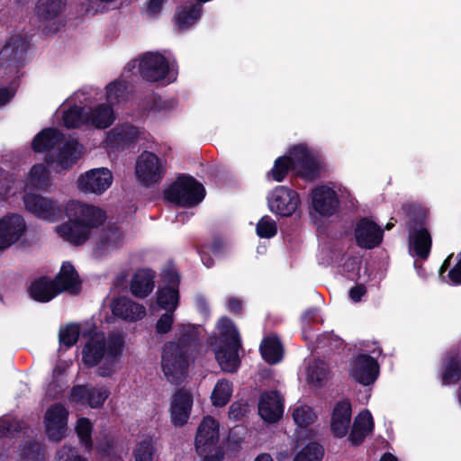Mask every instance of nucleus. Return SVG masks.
<instances>
[{
	"label": "nucleus",
	"instance_id": "1",
	"mask_svg": "<svg viewBox=\"0 0 461 461\" xmlns=\"http://www.w3.org/2000/svg\"><path fill=\"white\" fill-rule=\"evenodd\" d=\"M65 212L68 221L57 226L56 230L64 240L76 246L84 244L90 238L92 230L106 220L101 208L76 200L66 204Z\"/></svg>",
	"mask_w": 461,
	"mask_h": 461
},
{
	"label": "nucleus",
	"instance_id": "2",
	"mask_svg": "<svg viewBox=\"0 0 461 461\" xmlns=\"http://www.w3.org/2000/svg\"><path fill=\"white\" fill-rule=\"evenodd\" d=\"M125 348L124 337L112 333L107 338L95 333L90 337L82 349V361L88 367L97 366V374L102 377L113 375L116 364Z\"/></svg>",
	"mask_w": 461,
	"mask_h": 461
},
{
	"label": "nucleus",
	"instance_id": "3",
	"mask_svg": "<svg viewBox=\"0 0 461 461\" xmlns=\"http://www.w3.org/2000/svg\"><path fill=\"white\" fill-rule=\"evenodd\" d=\"M199 328L193 324H179L176 329L177 342H168L162 352V369L171 383H177L185 376L189 365V353L196 346Z\"/></svg>",
	"mask_w": 461,
	"mask_h": 461
},
{
	"label": "nucleus",
	"instance_id": "4",
	"mask_svg": "<svg viewBox=\"0 0 461 461\" xmlns=\"http://www.w3.org/2000/svg\"><path fill=\"white\" fill-rule=\"evenodd\" d=\"M54 148L57 151L51 153L48 164L57 172L71 167L80 158L83 150L82 146L75 139L67 138L52 128L42 130L32 141V149L38 152Z\"/></svg>",
	"mask_w": 461,
	"mask_h": 461
},
{
	"label": "nucleus",
	"instance_id": "5",
	"mask_svg": "<svg viewBox=\"0 0 461 461\" xmlns=\"http://www.w3.org/2000/svg\"><path fill=\"white\" fill-rule=\"evenodd\" d=\"M219 339H211V347L222 371L235 372L240 366L239 349L241 347L240 334L232 321L221 318L217 323Z\"/></svg>",
	"mask_w": 461,
	"mask_h": 461
},
{
	"label": "nucleus",
	"instance_id": "6",
	"mask_svg": "<svg viewBox=\"0 0 461 461\" xmlns=\"http://www.w3.org/2000/svg\"><path fill=\"white\" fill-rule=\"evenodd\" d=\"M290 168L297 169L298 173L307 179L315 177L320 168L317 153L305 145L294 146L290 150L289 157L278 158L273 168L268 173L275 181L284 180Z\"/></svg>",
	"mask_w": 461,
	"mask_h": 461
},
{
	"label": "nucleus",
	"instance_id": "7",
	"mask_svg": "<svg viewBox=\"0 0 461 461\" xmlns=\"http://www.w3.org/2000/svg\"><path fill=\"white\" fill-rule=\"evenodd\" d=\"M100 97L101 91L97 87H83L68 98L56 114H62L63 124L67 128H78L87 125L86 108Z\"/></svg>",
	"mask_w": 461,
	"mask_h": 461
},
{
	"label": "nucleus",
	"instance_id": "8",
	"mask_svg": "<svg viewBox=\"0 0 461 461\" xmlns=\"http://www.w3.org/2000/svg\"><path fill=\"white\" fill-rule=\"evenodd\" d=\"M382 354V349L374 345L372 349H363L356 354L349 361L348 375L357 383L370 385L379 375V364L376 357Z\"/></svg>",
	"mask_w": 461,
	"mask_h": 461
},
{
	"label": "nucleus",
	"instance_id": "9",
	"mask_svg": "<svg viewBox=\"0 0 461 461\" xmlns=\"http://www.w3.org/2000/svg\"><path fill=\"white\" fill-rule=\"evenodd\" d=\"M219 440V424L211 418L205 417L197 430L195 448L203 461H221L222 451L217 446Z\"/></svg>",
	"mask_w": 461,
	"mask_h": 461
},
{
	"label": "nucleus",
	"instance_id": "10",
	"mask_svg": "<svg viewBox=\"0 0 461 461\" xmlns=\"http://www.w3.org/2000/svg\"><path fill=\"white\" fill-rule=\"evenodd\" d=\"M205 190L202 184L188 176H182L166 192L168 201L181 206L191 207L203 201Z\"/></svg>",
	"mask_w": 461,
	"mask_h": 461
},
{
	"label": "nucleus",
	"instance_id": "11",
	"mask_svg": "<svg viewBox=\"0 0 461 461\" xmlns=\"http://www.w3.org/2000/svg\"><path fill=\"white\" fill-rule=\"evenodd\" d=\"M139 72L140 76L151 82H172L176 78L175 66L158 52H148L140 57Z\"/></svg>",
	"mask_w": 461,
	"mask_h": 461
},
{
	"label": "nucleus",
	"instance_id": "12",
	"mask_svg": "<svg viewBox=\"0 0 461 461\" xmlns=\"http://www.w3.org/2000/svg\"><path fill=\"white\" fill-rule=\"evenodd\" d=\"M165 171L164 163L152 152L144 151L137 158L136 177L145 186L158 183L163 178Z\"/></svg>",
	"mask_w": 461,
	"mask_h": 461
},
{
	"label": "nucleus",
	"instance_id": "13",
	"mask_svg": "<svg viewBox=\"0 0 461 461\" xmlns=\"http://www.w3.org/2000/svg\"><path fill=\"white\" fill-rule=\"evenodd\" d=\"M68 411L61 403L50 406L44 415L43 423L48 438L61 441L68 433Z\"/></svg>",
	"mask_w": 461,
	"mask_h": 461
},
{
	"label": "nucleus",
	"instance_id": "14",
	"mask_svg": "<svg viewBox=\"0 0 461 461\" xmlns=\"http://www.w3.org/2000/svg\"><path fill=\"white\" fill-rule=\"evenodd\" d=\"M109 394L105 386L76 385L70 390L68 400L73 404L95 409L104 405Z\"/></svg>",
	"mask_w": 461,
	"mask_h": 461
},
{
	"label": "nucleus",
	"instance_id": "15",
	"mask_svg": "<svg viewBox=\"0 0 461 461\" xmlns=\"http://www.w3.org/2000/svg\"><path fill=\"white\" fill-rule=\"evenodd\" d=\"M112 183V172L106 167H99L81 175L77 179V187L86 194H101L111 186Z\"/></svg>",
	"mask_w": 461,
	"mask_h": 461
},
{
	"label": "nucleus",
	"instance_id": "16",
	"mask_svg": "<svg viewBox=\"0 0 461 461\" xmlns=\"http://www.w3.org/2000/svg\"><path fill=\"white\" fill-rule=\"evenodd\" d=\"M165 285L159 287L157 293L158 305L166 311H176L179 303V276L174 268L163 272Z\"/></svg>",
	"mask_w": 461,
	"mask_h": 461
},
{
	"label": "nucleus",
	"instance_id": "17",
	"mask_svg": "<svg viewBox=\"0 0 461 461\" xmlns=\"http://www.w3.org/2000/svg\"><path fill=\"white\" fill-rule=\"evenodd\" d=\"M26 222L17 213H10L0 219V251L18 242L24 235Z\"/></svg>",
	"mask_w": 461,
	"mask_h": 461
},
{
	"label": "nucleus",
	"instance_id": "18",
	"mask_svg": "<svg viewBox=\"0 0 461 461\" xmlns=\"http://www.w3.org/2000/svg\"><path fill=\"white\" fill-rule=\"evenodd\" d=\"M312 215L321 217L333 215L339 208V199L336 191L328 185H320L312 191Z\"/></svg>",
	"mask_w": 461,
	"mask_h": 461
},
{
	"label": "nucleus",
	"instance_id": "19",
	"mask_svg": "<svg viewBox=\"0 0 461 461\" xmlns=\"http://www.w3.org/2000/svg\"><path fill=\"white\" fill-rule=\"evenodd\" d=\"M300 203L299 195L285 186L276 187L268 196V206L271 212L282 216L292 215Z\"/></svg>",
	"mask_w": 461,
	"mask_h": 461
},
{
	"label": "nucleus",
	"instance_id": "20",
	"mask_svg": "<svg viewBox=\"0 0 461 461\" xmlns=\"http://www.w3.org/2000/svg\"><path fill=\"white\" fill-rule=\"evenodd\" d=\"M144 135L143 130L131 123H120L107 132L105 143L111 148H123L138 142Z\"/></svg>",
	"mask_w": 461,
	"mask_h": 461
},
{
	"label": "nucleus",
	"instance_id": "21",
	"mask_svg": "<svg viewBox=\"0 0 461 461\" xmlns=\"http://www.w3.org/2000/svg\"><path fill=\"white\" fill-rule=\"evenodd\" d=\"M423 215L410 222V250L417 257L425 259L429 257L431 248V236L423 226Z\"/></svg>",
	"mask_w": 461,
	"mask_h": 461
},
{
	"label": "nucleus",
	"instance_id": "22",
	"mask_svg": "<svg viewBox=\"0 0 461 461\" xmlns=\"http://www.w3.org/2000/svg\"><path fill=\"white\" fill-rule=\"evenodd\" d=\"M193 407V396L190 392L180 389L171 397L170 420L174 426L182 427L189 420Z\"/></svg>",
	"mask_w": 461,
	"mask_h": 461
},
{
	"label": "nucleus",
	"instance_id": "23",
	"mask_svg": "<svg viewBox=\"0 0 461 461\" xmlns=\"http://www.w3.org/2000/svg\"><path fill=\"white\" fill-rule=\"evenodd\" d=\"M134 68L135 64L129 63L122 76L105 86V100L110 105L113 106L120 104L129 99L131 94V83L127 78L130 77L128 74Z\"/></svg>",
	"mask_w": 461,
	"mask_h": 461
},
{
	"label": "nucleus",
	"instance_id": "24",
	"mask_svg": "<svg viewBox=\"0 0 461 461\" xmlns=\"http://www.w3.org/2000/svg\"><path fill=\"white\" fill-rule=\"evenodd\" d=\"M383 230L368 219L360 220L355 229L357 243L364 249L377 247L383 240Z\"/></svg>",
	"mask_w": 461,
	"mask_h": 461
},
{
	"label": "nucleus",
	"instance_id": "25",
	"mask_svg": "<svg viewBox=\"0 0 461 461\" xmlns=\"http://www.w3.org/2000/svg\"><path fill=\"white\" fill-rule=\"evenodd\" d=\"M23 202L28 212L41 219L50 220L59 212L54 201L36 194L25 193Z\"/></svg>",
	"mask_w": 461,
	"mask_h": 461
},
{
	"label": "nucleus",
	"instance_id": "26",
	"mask_svg": "<svg viewBox=\"0 0 461 461\" xmlns=\"http://www.w3.org/2000/svg\"><path fill=\"white\" fill-rule=\"evenodd\" d=\"M284 406L280 394L277 392L264 393L258 402V413L267 422H276L283 415Z\"/></svg>",
	"mask_w": 461,
	"mask_h": 461
},
{
	"label": "nucleus",
	"instance_id": "27",
	"mask_svg": "<svg viewBox=\"0 0 461 461\" xmlns=\"http://www.w3.org/2000/svg\"><path fill=\"white\" fill-rule=\"evenodd\" d=\"M351 414V404L348 400H341L336 403L330 421V429L335 437L342 438L348 434Z\"/></svg>",
	"mask_w": 461,
	"mask_h": 461
},
{
	"label": "nucleus",
	"instance_id": "28",
	"mask_svg": "<svg viewBox=\"0 0 461 461\" xmlns=\"http://www.w3.org/2000/svg\"><path fill=\"white\" fill-rule=\"evenodd\" d=\"M58 294L68 292L77 294L81 288V282L75 267L69 262H64L59 273L51 280Z\"/></svg>",
	"mask_w": 461,
	"mask_h": 461
},
{
	"label": "nucleus",
	"instance_id": "29",
	"mask_svg": "<svg viewBox=\"0 0 461 461\" xmlns=\"http://www.w3.org/2000/svg\"><path fill=\"white\" fill-rule=\"evenodd\" d=\"M111 309L114 316L128 321L141 320L146 314L144 306L126 297L115 299L112 303Z\"/></svg>",
	"mask_w": 461,
	"mask_h": 461
},
{
	"label": "nucleus",
	"instance_id": "30",
	"mask_svg": "<svg viewBox=\"0 0 461 461\" xmlns=\"http://www.w3.org/2000/svg\"><path fill=\"white\" fill-rule=\"evenodd\" d=\"M124 241V236L118 227L106 229L99 237L94 249V255L101 258L111 251L120 248Z\"/></svg>",
	"mask_w": 461,
	"mask_h": 461
},
{
	"label": "nucleus",
	"instance_id": "31",
	"mask_svg": "<svg viewBox=\"0 0 461 461\" xmlns=\"http://www.w3.org/2000/svg\"><path fill=\"white\" fill-rule=\"evenodd\" d=\"M86 122L87 125L96 129H106L111 126L116 119L115 113L112 105L100 104L95 107L86 106Z\"/></svg>",
	"mask_w": 461,
	"mask_h": 461
},
{
	"label": "nucleus",
	"instance_id": "32",
	"mask_svg": "<svg viewBox=\"0 0 461 461\" xmlns=\"http://www.w3.org/2000/svg\"><path fill=\"white\" fill-rule=\"evenodd\" d=\"M373 429L374 421L372 415L369 411L365 410L355 418L349 440L352 444L358 445L373 431Z\"/></svg>",
	"mask_w": 461,
	"mask_h": 461
},
{
	"label": "nucleus",
	"instance_id": "33",
	"mask_svg": "<svg viewBox=\"0 0 461 461\" xmlns=\"http://www.w3.org/2000/svg\"><path fill=\"white\" fill-rule=\"evenodd\" d=\"M202 14L200 5H190L177 9L175 20V27L177 31H185L195 24Z\"/></svg>",
	"mask_w": 461,
	"mask_h": 461
},
{
	"label": "nucleus",
	"instance_id": "34",
	"mask_svg": "<svg viewBox=\"0 0 461 461\" xmlns=\"http://www.w3.org/2000/svg\"><path fill=\"white\" fill-rule=\"evenodd\" d=\"M154 288V275L149 269L139 270L132 277L131 291L137 297L144 298Z\"/></svg>",
	"mask_w": 461,
	"mask_h": 461
},
{
	"label": "nucleus",
	"instance_id": "35",
	"mask_svg": "<svg viewBox=\"0 0 461 461\" xmlns=\"http://www.w3.org/2000/svg\"><path fill=\"white\" fill-rule=\"evenodd\" d=\"M330 377L329 366L322 360H314L307 367L306 379L313 387H322Z\"/></svg>",
	"mask_w": 461,
	"mask_h": 461
},
{
	"label": "nucleus",
	"instance_id": "36",
	"mask_svg": "<svg viewBox=\"0 0 461 461\" xmlns=\"http://www.w3.org/2000/svg\"><path fill=\"white\" fill-rule=\"evenodd\" d=\"M66 0H38L35 14L41 22L53 21L64 9Z\"/></svg>",
	"mask_w": 461,
	"mask_h": 461
},
{
	"label": "nucleus",
	"instance_id": "37",
	"mask_svg": "<svg viewBox=\"0 0 461 461\" xmlns=\"http://www.w3.org/2000/svg\"><path fill=\"white\" fill-rule=\"evenodd\" d=\"M29 293L32 298L42 303L49 302L59 294L55 285L46 277L34 281L29 288Z\"/></svg>",
	"mask_w": 461,
	"mask_h": 461
},
{
	"label": "nucleus",
	"instance_id": "38",
	"mask_svg": "<svg viewBox=\"0 0 461 461\" xmlns=\"http://www.w3.org/2000/svg\"><path fill=\"white\" fill-rule=\"evenodd\" d=\"M50 185V172L43 165H35L30 171L24 185L25 193H32L34 189H46Z\"/></svg>",
	"mask_w": 461,
	"mask_h": 461
},
{
	"label": "nucleus",
	"instance_id": "39",
	"mask_svg": "<svg viewBox=\"0 0 461 461\" xmlns=\"http://www.w3.org/2000/svg\"><path fill=\"white\" fill-rule=\"evenodd\" d=\"M259 350L263 359L270 365L276 364L283 358V347L276 336L266 337Z\"/></svg>",
	"mask_w": 461,
	"mask_h": 461
},
{
	"label": "nucleus",
	"instance_id": "40",
	"mask_svg": "<svg viewBox=\"0 0 461 461\" xmlns=\"http://www.w3.org/2000/svg\"><path fill=\"white\" fill-rule=\"evenodd\" d=\"M157 453L156 439L149 435L142 436L133 450L135 461H153Z\"/></svg>",
	"mask_w": 461,
	"mask_h": 461
},
{
	"label": "nucleus",
	"instance_id": "41",
	"mask_svg": "<svg viewBox=\"0 0 461 461\" xmlns=\"http://www.w3.org/2000/svg\"><path fill=\"white\" fill-rule=\"evenodd\" d=\"M45 447L41 443L30 439L21 446L17 461H45Z\"/></svg>",
	"mask_w": 461,
	"mask_h": 461
},
{
	"label": "nucleus",
	"instance_id": "42",
	"mask_svg": "<svg viewBox=\"0 0 461 461\" xmlns=\"http://www.w3.org/2000/svg\"><path fill=\"white\" fill-rule=\"evenodd\" d=\"M292 417L299 428L304 429L314 423L317 414L311 406L299 402L292 408Z\"/></svg>",
	"mask_w": 461,
	"mask_h": 461
},
{
	"label": "nucleus",
	"instance_id": "43",
	"mask_svg": "<svg viewBox=\"0 0 461 461\" xmlns=\"http://www.w3.org/2000/svg\"><path fill=\"white\" fill-rule=\"evenodd\" d=\"M461 378V359L457 356L449 355L444 364L441 375L445 385L456 384Z\"/></svg>",
	"mask_w": 461,
	"mask_h": 461
},
{
	"label": "nucleus",
	"instance_id": "44",
	"mask_svg": "<svg viewBox=\"0 0 461 461\" xmlns=\"http://www.w3.org/2000/svg\"><path fill=\"white\" fill-rule=\"evenodd\" d=\"M233 392L232 384L227 379L219 380L211 394V401L213 406L215 407H223L225 406Z\"/></svg>",
	"mask_w": 461,
	"mask_h": 461
},
{
	"label": "nucleus",
	"instance_id": "45",
	"mask_svg": "<svg viewBox=\"0 0 461 461\" xmlns=\"http://www.w3.org/2000/svg\"><path fill=\"white\" fill-rule=\"evenodd\" d=\"M80 333H82L83 336H86L85 331L81 330L78 324H68L60 328L59 333L60 347L64 346L66 348H70L75 345Z\"/></svg>",
	"mask_w": 461,
	"mask_h": 461
},
{
	"label": "nucleus",
	"instance_id": "46",
	"mask_svg": "<svg viewBox=\"0 0 461 461\" xmlns=\"http://www.w3.org/2000/svg\"><path fill=\"white\" fill-rule=\"evenodd\" d=\"M76 432L80 440V443L87 449L90 450L93 447L92 441V430L93 424L87 418H79L76 423Z\"/></svg>",
	"mask_w": 461,
	"mask_h": 461
},
{
	"label": "nucleus",
	"instance_id": "47",
	"mask_svg": "<svg viewBox=\"0 0 461 461\" xmlns=\"http://www.w3.org/2000/svg\"><path fill=\"white\" fill-rule=\"evenodd\" d=\"M322 456V447L317 443L312 442L294 456V461H321Z\"/></svg>",
	"mask_w": 461,
	"mask_h": 461
},
{
	"label": "nucleus",
	"instance_id": "48",
	"mask_svg": "<svg viewBox=\"0 0 461 461\" xmlns=\"http://www.w3.org/2000/svg\"><path fill=\"white\" fill-rule=\"evenodd\" d=\"M257 234L263 239H270L277 232L276 222L268 215L263 216L256 227Z\"/></svg>",
	"mask_w": 461,
	"mask_h": 461
},
{
	"label": "nucleus",
	"instance_id": "49",
	"mask_svg": "<svg viewBox=\"0 0 461 461\" xmlns=\"http://www.w3.org/2000/svg\"><path fill=\"white\" fill-rule=\"evenodd\" d=\"M22 429L21 422L13 416L7 415L0 419V437H14Z\"/></svg>",
	"mask_w": 461,
	"mask_h": 461
},
{
	"label": "nucleus",
	"instance_id": "50",
	"mask_svg": "<svg viewBox=\"0 0 461 461\" xmlns=\"http://www.w3.org/2000/svg\"><path fill=\"white\" fill-rule=\"evenodd\" d=\"M115 446L114 438L109 433L104 431L96 438L95 448L103 455H109L113 451Z\"/></svg>",
	"mask_w": 461,
	"mask_h": 461
},
{
	"label": "nucleus",
	"instance_id": "51",
	"mask_svg": "<svg viewBox=\"0 0 461 461\" xmlns=\"http://www.w3.org/2000/svg\"><path fill=\"white\" fill-rule=\"evenodd\" d=\"M27 48L28 41L26 39L22 38L20 35H14L7 41L4 48V51L7 52L9 50H11L14 56L16 57L19 52L22 53L25 51Z\"/></svg>",
	"mask_w": 461,
	"mask_h": 461
},
{
	"label": "nucleus",
	"instance_id": "52",
	"mask_svg": "<svg viewBox=\"0 0 461 461\" xmlns=\"http://www.w3.org/2000/svg\"><path fill=\"white\" fill-rule=\"evenodd\" d=\"M56 461H87L78 455L76 448L69 446H63L56 454Z\"/></svg>",
	"mask_w": 461,
	"mask_h": 461
},
{
	"label": "nucleus",
	"instance_id": "53",
	"mask_svg": "<svg viewBox=\"0 0 461 461\" xmlns=\"http://www.w3.org/2000/svg\"><path fill=\"white\" fill-rule=\"evenodd\" d=\"M249 411L246 401H236L229 409V418L233 420H240Z\"/></svg>",
	"mask_w": 461,
	"mask_h": 461
},
{
	"label": "nucleus",
	"instance_id": "54",
	"mask_svg": "<svg viewBox=\"0 0 461 461\" xmlns=\"http://www.w3.org/2000/svg\"><path fill=\"white\" fill-rule=\"evenodd\" d=\"M174 312L175 311H166V312L160 316L156 323L157 333L166 334L171 330L174 322Z\"/></svg>",
	"mask_w": 461,
	"mask_h": 461
},
{
	"label": "nucleus",
	"instance_id": "55",
	"mask_svg": "<svg viewBox=\"0 0 461 461\" xmlns=\"http://www.w3.org/2000/svg\"><path fill=\"white\" fill-rule=\"evenodd\" d=\"M17 84L13 81L8 87L0 88V106L6 104L14 95Z\"/></svg>",
	"mask_w": 461,
	"mask_h": 461
},
{
	"label": "nucleus",
	"instance_id": "56",
	"mask_svg": "<svg viewBox=\"0 0 461 461\" xmlns=\"http://www.w3.org/2000/svg\"><path fill=\"white\" fill-rule=\"evenodd\" d=\"M449 282L452 285H461V252L460 258L455 267L448 272Z\"/></svg>",
	"mask_w": 461,
	"mask_h": 461
},
{
	"label": "nucleus",
	"instance_id": "57",
	"mask_svg": "<svg viewBox=\"0 0 461 461\" xmlns=\"http://www.w3.org/2000/svg\"><path fill=\"white\" fill-rule=\"evenodd\" d=\"M163 7V0H149L147 3L146 14L149 17H153L159 14Z\"/></svg>",
	"mask_w": 461,
	"mask_h": 461
},
{
	"label": "nucleus",
	"instance_id": "58",
	"mask_svg": "<svg viewBox=\"0 0 461 461\" xmlns=\"http://www.w3.org/2000/svg\"><path fill=\"white\" fill-rule=\"evenodd\" d=\"M70 365H71L70 361H66V360L58 361L53 369V372H52L53 379L58 380L59 377H61L65 374V372L68 370V368L70 366Z\"/></svg>",
	"mask_w": 461,
	"mask_h": 461
},
{
	"label": "nucleus",
	"instance_id": "59",
	"mask_svg": "<svg viewBox=\"0 0 461 461\" xmlns=\"http://www.w3.org/2000/svg\"><path fill=\"white\" fill-rule=\"evenodd\" d=\"M366 289L363 285H357L352 287L349 291V297L353 302H359L366 294Z\"/></svg>",
	"mask_w": 461,
	"mask_h": 461
},
{
	"label": "nucleus",
	"instance_id": "60",
	"mask_svg": "<svg viewBox=\"0 0 461 461\" xmlns=\"http://www.w3.org/2000/svg\"><path fill=\"white\" fill-rule=\"evenodd\" d=\"M302 319L306 322H317L320 319V311L317 308H311L303 313Z\"/></svg>",
	"mask_w": 461,
	"mask_h": 461
},
{
	"label": "nucleus",
	"instance_id": "61",
	"mask_svg": "<svg viewBox=\"0 0 461 461\" xmlns=\"http://www.w3.org/2000/svg\"><path fill=\"white\" fill-rule=\"evenodd\" d=\"M1 180H4L5 183H3L0 186V195L1 196H7L9 195L11 192V185L10 183L14 184V180L11 176H5L1 178Z\"/></svg>",
	"mask_w": 461,
	"mask_h": 461
},
{
	"label": "nucleus",
	"instance_id": "62",
	"mask_svg": "<svg viewBox=\"0 0 461 461\" xmlns=\"http://www.w3.org/2000/svg\"><path fill=\"white\" fill-rule=\"evenodd\" d=\"M226 305L229 311L239 312L241 310L242 303L237 298H229Z\"/></svg>",
	"mask_w": 461,
	"mask_h": 461
},
{
	"label": "nucleus",
	"instance_id": "63",
	"mask_svg": "<svg viewBox=\"0 0 461 461\" xmlns=\"http://www.w3.org/2000/svg\"><path fill=\"white\" fill-rule=\"evenodd\" d=\"M452 255H449L445 261L443 262L440 269H439V275L442 276L443 273L449 267L451 263Z\"/></svg>",
	"mask_w": 461,
	"mask_h": 461
},
{
	"label": "nucleus",
	"instance_id": "64",
	"mask_svg": "<svg viewBox=\"0 0 461 461\" xmlns=\"http://www.w3.org/2000/svg\"><path fill=\"white\" fill-rule=\"evenodd\" d=\"M255 461H273V458L270 455L264 453L258 456Z\"/></svg>",
	"mask_w": 461,
	"mask_h": 461
}]
</instances>
